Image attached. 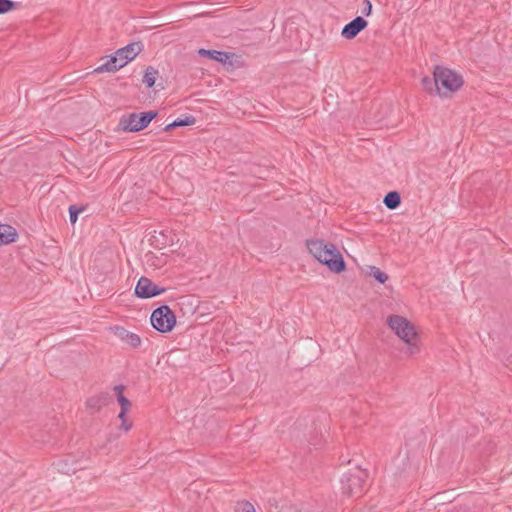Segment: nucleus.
I'll return each instance as SVG.
<instances>
[{
    "label": "nucleus",
    "mask_w": 512,
    "mask_h": 512,
    "mask_svg": "<svg viewBox=\"0 0 512 512\" xmlns=\"http://www.w3.org/2000/svg\"><path fill=\"white\" fill-rule=\"evenodd\" d=\"M176 237V235L174 234L172 238ZM169 246H174V239H171V243L169 244Z\"/></svg>",
    "instance_id": "nucleus-28"
},
{
    "label": "nucleus",
    "mask_w": 512,
    "mask_h": 512,
    "mask_svg": "<svg viewBox=\"0 0 512 512\" xmlns=\"http://www.w3.org/2000/svg\"><path fill=\"white\" fill-rule=\"evenodd\" d=\"M407 344V347L404 351V353L408 357L416 356L421 352V346L419 342L417 341V338H410L408 342H405Z\"/></svg>",
    "instance_id": "nucleus-17"
},
{
    "label": "nucleus",
    "mask_w": 512,
    "mask_h": 512,
    "mask_svg": "<svg viewBox=\"0 0 512 512\" xmlns=\"http://www.w3.org/2000/svg\"><path fill=\"white\" fill-rule=\"evenodd\" d=\"M435 94L443 97L455 92L463 85L462 77L452 70L436 66L434 68Z\"/></svg>",
    "instance_id": "nucleus-3"
},
{
    "label": "nucleus",
    "mask_w": 512,
    "mask_h": 512,
    "mask_svg": "<svg viewBox=\"0 0 512 512\" xmlns=\"http://www.w3.org/2000/svg\"><path fill=\"white\" fill-rule=\"evenodd\" d=\"M510 359H511V364H512V355L510 356Z\"/></svg>",
    "instance_id": "nucleus-31"
},
{
    "label": "nucleus",
    "mask_w": 512,
    "mask_h": 512,
    "mask_svg": "<svg viewBox=\"0 0 512 512\" xmlns=\"http://www.w3.org/2000/svg\"><path fill=\"white\" fill-rule=\"evenodd\" d=\"M82 211L81 208H77L76 206H70L69 208V216H70V222L72 224L76 223L78 219V214Z\"/></svg>",
    "instance_id": "nucleus-25"
},
{
    "label": "nucleus",
    "mask_w": 512,
    "mask_h": 512,
    "mask_svg": "<svg viewBox=\"0 0 512 512\" xmlns=\"http://www.w3.org/2000/svg\"><path fill=\"white\" fill-rule=\"evenodd\" d=\"M237 512H255V508L250 502L243 501L237 504Z\"/></svg>",
    "instance_id": "nucleus-23"
},
{
    "label": "nucleus",
    "mask_w": 512,
    "mask_h": 512,
    "mask_svg": "<svg viewBox=\"0 0 512 512\" xmlns=\"http://www.w3.org/2000/svg\"><path fill=\"white\" fill-rule=\"evenodd\" d=\"M307 248L313 257L334 273L345 270V262L336 246L321 239L308 240Z\"/></svg>",
    "instance_id": "nucleus-1"
},
{
    "label": "nucleus",
    "mask_w": 512,
    "mask_h": 512,
    "mask_svg": "<svg viewBox=\"0 0 512 512\" xmlns=\"http://www.w3.org/2000/svg\"><path fill=\"white\" fill-rule=\"evenodd\" d=\"M176 325V315L169 306L162 304V333L170 332Z\"/></svg>",
    "instance_id": "nucleus-9"
},
{
    "label": "nucleus",
    "mask_w": 512,
    "mask_h": 512,
    "mask_svg": "<svg viewBox=\"0 0 512 512\" xmlns=\"http://www.w3.org/2000/svg\"><path fill=\"white\" fill-rule=\"evenodd\" d=\"M156 116V111L126 114L120 118L118 126L122 131L138 132L146 128Z\"/></svg>",
    "instance_id": "nucleus-4"
},
{
    "label": "nucleus",
    "mask_w": 512,
    "mask_h": 512,
    "mask_svg": "<svg viewBox=\"0 0 512 512\" xmlns=\"http://www.w3.org/2000/svg\"><path fill=\"white\" fill-rule=\"evenodd\" d=\"M129 411H120L118 419L121 421L120 429L124 432H128L132 428V422L128 420L127 413Z\"/></svg>",
    "instance_id": "nucleus-20"
},
{
    "label": "nucleus",
    "mask_w": 512,
    "mask_h": 512,
    "mask_svg": "<svg viewBox=\"0 0 512 512\" xmlns=\"http://www.w3.org/2000/svg\"><path fill=\"white\" fill-rule=\"evenodd\" d=\"M151 325L157 331H160V307L156 308L150 318Z\"/></svg>",
    "instance_id": "nucleus-21"
},
{
    "label": "nucleus",
    "mask_w": 512,
    "mask_h": 512,
    "mask_svg": "<svg viewBox=\"0 0 512 512\" xmlns=\"http://www.w3.org/2000/svg\"><path fill=\"white\" fill-rule=\"evenodd\" d=\"M162 237L168 238V236L165 235V233L163 231H162Z\"/></svg>",
    "instance_id": "nucleus-30"
},
{
    "label": "nucleus",
    "mask_w": 512,
    "mask_h": 512,
    "mask_svg": "<svg viewBox=\"0 0 512 512\" xmlns=\"http://www.w3.org/2000/svg\"><path fill=\"white\" fill-rule=\"evenodd\" d=\"M383 203L390 210L396 209L401 203L400 194L396 191L387 193L384 197Z\"/></svg>",
    "instance_id": "nucleus-15"
},
{
    "label": "nucleus",
    "mask_w": 512,
    "mask_h": 512,
    "mask_svg": "<svg viewBox=\"0 0 512 512\" xmlns=\"http://www.w3.org/2000/svg\"><path fill=\"white\" fill-rule=\"evenodd\" d=\"M364 3L366 4L364 13H365V15L368 16V15H370V13L372 11V4L369 0H364Z\"/></svg>",
    "instance_id": "nucleus-27"
},
{
    "label": "nucleus",
    "mask_w": 512,
    "mask_h": 512,
    "mask_svg": "<svg viewBox=\"0 0 512 512\" xmlns=\"http://www.w3.org/2000/svg\"><path fill=\"white\" fill-rule=\"evenodd\" d=\"M14 7V3L10 0H0V14L10 11Z\"/></svg>",
    "instance_id": "nucleus-24"
},
{
    "label": "nucleus",
    "mask_w": 512,
    "mask_h": 512,
    "mask_svg": "<svg viewBox=\"0 0 512 512\" xmlns=\"http://www.w3.org/2000/svg\"><path fill=\"white\" fill-rule=\"evenodd\" d=\"M16 237V230L12 226L5 224L0 225V245L14 242Z\"/></svg>",
    "instance_id": "nucleus-11"
},
{
    "label": "nucleus",
    "mask_w": 512,
    "mask_h": 512,
    "mask_svg": "<svg viewBox=\"0 0 512 512\" xmlns=\"http://www.w3.org/2000/svg\"><path fill=\"white\" fill-rule=\"evenodd\" d=\"M342 492L348 497H361L365 492V479L361 475H346L342 480Z\"/></svg>",
    "instance_id": "nucleus-6"
},
{
    "label": "nucleus",
    "mask_w": 512,
    "mask_h": 512,
    "mask_svg": "<svg viewBox=\"0 0 512 512\" xmlns=\"http://www.w3.org/2000/svg\"><path fill=\"white\" fill-rule=\"evenodd\" d=\"M161 245H162V249L165 248L167 246L166 242H161Z\"/></svg>",
    "instance_id": "nucleus-29"
},
{
    "label": "nucleus",
    "mask_w": 512,
    "mask_h": 512,
    "mask_svg": "<svg viewBox=\"0 0 512 512\" xmlns=\"http://www.w3.org/2000/svg\"><path fill=\"white\" fill-rule=\"evenodd\" d=\"M142 45L139 42L129 43L118 49L113 55L106 58V61L94 69L95 73L115 72L134 60L141 52Z\"/></svg>",
    "instance_id": "nucleus-2"
},
{
    "label": "nucleus",
    "mask_w": 512,
    "mask_h": 512,
    "mask_svg": "<svg viewBox=\"0 0 512 512\" xmlns=\"http://www.w3.org/2000/svg\"><path fill=\"white\" fill-rule=\"evenodd\" d=\"M198 54L204 57H208L220 63H226V61L229 59L228 53L218 50L200 49L198 51Z\"/></svg>",
    "instance_id": "nucleus-12"
},
{
    "label": "nucleus",
    "mask_w": 512,
    "mask_h": 512,
    "mask_svg": "<svg viewBox=\"0 0 512 512\" xmlns=\"http://www.w3.org/2000/svg\"><path fill=\"white\" fill-rule=\"evenodd\" d=\"M118 335L126 344L131 347H138L141 343V339L137 334L128 332L124 329H121Z\"/></svg>",
    "instance_id": "nucleus-14"
},
{
    "label": "nucleus",
    "mask_w": 512,
    "mask_h": 512,
    "mask_svg": "<svg viewBox=\"0 0 512 512\" xmlns=\"http://www.w3.org/2000/svg\"><path fill=\"white\" fill-rule=\"evenodd\" d=\"M422 85L428 93H430V94L435 93L434 77L433 78H430L427 76L423 77Z\"/></svg>",
    "instance_id": "nucleus-22"
},
{
    "label": "nucleus",
    "mask_w": 512,
    "mask_h": 512,
    "mask_svg": "<svg viewBox=\"0 0 512 512\" xmlns=\"http://www.w3.org/2000/svg\"><path fill=\"white\" fill-rule=\"evenodd\" d=\"M107 404V396L104 393H101L99 395L90 397L87 402L86 406L90 410L98 411L102 406Z\"/></svg>",
    "instance_id": "nucleus-13"
},
{
    "label": "nucleus",
    "mask_w": 512,
    "mask_h": 512,
    "mask_svg": "<svg viewBox=\"0 0 512 512\" xmlns=\"http://www.w3.org/2000/svg\"><path fill=\"white\" fill-rule=\"evenodd\" d=\"M367 25L368 22L363 17L358 16L343 27L341 35L343 38L351 40L365 29Z\"/></svg>",
    "instance_id": "nucleus-8"
},
{
    "label": "nucleus",
    "mask_w": 512,
    "mask_h": 512,
    "mask_svg": "<svg viewBox=\"0 0 512 512\" xmlns=\"http://www.w3.org/2000/svg\"><path fill=\"white\" fill-rule=\"evenodd\" d=\"M135 293L140 298H150L160 294V289L150 279L141 277L135 287Z\"/></svg>",
    "instance_id": "nucleus-7"
},
{
    "label": "nucleus",
    "mask_w": 512,
    "mask_h": 512,
    "mask_svg": "<svg viewBox=\"0 0 512 512\" xmlns=\"http://www.w3.org/2000/svg\"><path fill=\"white\" fill-rule=\"evenodd\" d=\"M369 275L372 276L379 283H385L388 280V275L385 272L381 271L376 266H370Z\"/></svg>",
    "instance_id": "nucleus-18"
},
{
    "label": "nucleus",
    "mask_w": 512,
    "mask_h": 512,
    "mask_svg": "<svg viewBox=\"0 0 512 512\" xmlns=\"http://www.w3.org/2000/svg\"><path fill=\"white\" fill-rule=\"evenodd\" d=\"M157 71L153 68H147L143 77V83L147 87H152L156 82Z\"/></svg>",
    "instance_id": "nucleus-19"
},
{
    "label": "nucleus",
    "mask_w": 512,
    "mask_h": 512,
    "mask_svg": "<svg viewBox=\"0 0 512 512\" xmlns=\"http://www.w3.org/2000/svg\"><path fill=\"white\" fill-rule=\"evenodd\" d=\"M387 325L403 342H408L410 338H417L414 325L403 316H389L387 318Z\"/></svg>",
    "instance_id": "nucleus-5"
},
{
    "label": "nucleus",
    "mask_w": 512,
    "mask_h": 512,
    "mask_svg": "<svg viewBox=\"0 0 512 512\" xmlns=\"http://www.w3.org/2000/svg\"><path fill=\"white\" fill-rule=\"evenodd\" d=\"M194 122H195V118L192 116L186 117L185 119H177L170 123H167L166 126L163 128V130L168 132L176 127L192 125V124H194Z\"/></svg>",
    "instance_id": "nucleus-16"
},
{
    "label": "nucleus",
    "mask_w": 512,
    "mask_h": 512,
    "mask_svg": "<svg viewBox=\"0 0 512 512\" xmlns=\"http://www.w3.org/2000/svg\"><path fill=\"white\" fill-rule=\"evenodd\" d=\"M58 466H59V470H61L64 473H70V472H74L76 470V467L75 468L67 467L66 464L62 465L61 463H59Z\"/></svg>",
    "instance_id": "nucleus-26"
},
{
    "label": "nucleus",
    "mask_w": 512,
    "mask_h": 512,
    "mask_svg": "<svg viewBox=\"0 0 512 512\" xmlns=\"http://www.w3.org/2000/svg\"><path fill=\"white\" fill-rule=\"evenodd\" d=\"M113 395L116 398L120 411H130L132 403L131 401L124 395V386L117 385L112 389Z\"/></svg>",
    "instance_id": "nucleus-10"
}]
</instances>
